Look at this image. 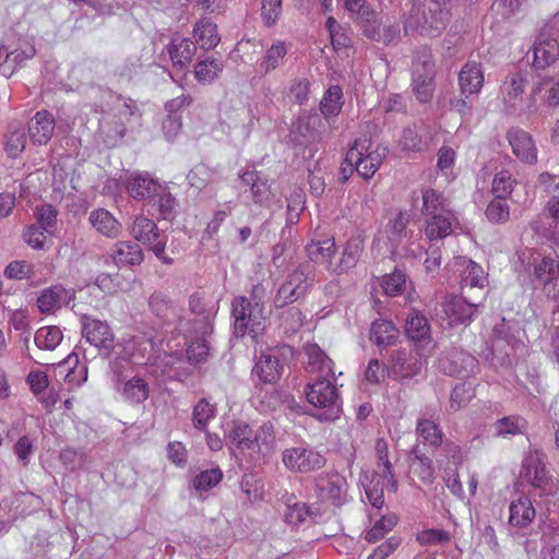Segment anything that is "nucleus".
<instances>
[{
	"label": "nucleus",
	"instance_id": "6ab92c4d",
	"mask_svg": "<svg viewBox=\"0 0 559 559\" xmlns=\"http://www.w3.org/2000/svg\"><path fill=\"white\" fill-rule=\"evenodd\" d=\"M283 370L284 366L280 357L274 350L269 349L267 352H262L257 357L252 368V376L257 377L261 383L274 384L281 379Z\"/></svg>",
	"mask_w": 559,
	"mask_h": 559
},
{
	"label": "nucleus",
	"instance_id": "f8f14e48",
	"mask_svg": "<svg viewBox=\"0 0 559 559\" xmlns=\"http://www.w3.org/2000/svg\"><path fill=\"white\" fill-rule=\"evenodd\" d=\"M519 260L531 274L533 283L544 285L545 281L558 275L559 261L551 257H544L538 251L525 249L520 253Z\"/></svg>",
	"mask_w": 559,
	"mask_h": 559
},
{
	"label": "nucleus",
	"instance_id": "8fccbe9b",
	"mask_svg": "<svg viewBox=\"0 0 559 559\" xmlns=\"http://www.w3.org/2000/svg\"><path fill=\"white\" fill-rule=\"evenodd\" d=\"M150 310L163 321H169L175 316L173 300L163 292H154L148 299Z\"/></svg>",
	"mask_w": 559,
	"mask_h": 559
},
{
	"label": "nucleus",
	"instance_id": "f257e3e1",
	"mask_svg": "<svg viewBox=\"0 0 559 559\" xmlns=\"http://www.w3.org/2000/svg\"><path fill=\"white\" fill-rule=\"evenodd\" d=\"M264 287L253 285L249 297L238 296L231 302L234 334L243 337L249 333L257 337L265 329Z\"/></svg>",
	"mask_w": 559,
	"mask_h": 559
},
{
	"label": "nucleus",
	"instance_id": "0eeeda50",
	"mask_svg": "<svg viewBox=\"0 0 559 559\" xmlns=\"http://www.w3.org/2000/svg\"><path fill=\"white\" fill-rule=\"evenodd\" d=\"M131 236L151 250L164 264H173L174 260L165 255L167 239L156 223L145 216H135L129 226Z\"/></svg>",
	"mask_w": 559,
	"mask_h": 559
},
{
	"label": "nucleus",
	"instance_id": "a19ab883",
	"mask_svg": "<svg viewBox=\"0 0 559 559\" xmlns=\"http://www.w3.org/2000/svg\"><path fill=\"white\" fill-rule=\"evenodd\" d=\"M116 117L118 121L116 122L112 138L122 139L127 132L126 123L131 122L132 120L139 122L141 114L138 106L129 99V102L123 100L118 106Z\"/></svg>",
	"mask_w": 559,
	"mask_h": 559
},
{
	"label": "nucleus",
	"instance_id": "864d4df0",
	"mask_svg": "<svg viewBox=\"0 0 559 559\" xmlns=\"http://www.w3.org/2000/svg\"><path fill=\"white\" fill-rule=\"evenodd\" d=\"M452 233V223L451 219L443 215H432L429 221H427L425 234L429 240H440L445 238Z\"/></svg>",
	"mask_w": 559,
	"mask_h": 559
},
{
	"label": "nucleus",
	"instance_id": "ea45409f",
	"mask_svg": "<svg viewBox=\"0 0 559 559\" xmlns=\"http://www.w3.org/2000/svg\"><path fill=\"white\" fill-rule=\"evenodd\" d=\"M405 332L412 341L420 342L429 338L430 324L428 319L418 310L412 309L406 318Z\"/></svg>",
	"mask_w": 559,
	"mask_h": 559
},
{
	"label": "nucleus",
	"instance_id": "4d7b16f0",
	"mask_svg": "<svg viewBox=\"0 0 559 559\" xmlns=\"http://www.w3.org/2000/svg\"><path fill=\"white\" fill-rule=\"evenodd\" d=\"M402 151L418 153L426 150L427 144L419 135L416 126L405 127L399 140Z\"/></svg>",
	"mask_w": 559,
	"mask_h": 559
},
{
	"label": "nucleus",
	"instance_id": "0e129e2a",
	"mask_svg": "<svg viewBox=\"0 0 559 559\" xmlns=\"http://www.w3.org/2000/svg\"><path fill=\"white\" fill-rule=\"evenodd\" d=\"M475 392L471 383L460 382L451 392L450 407L452 411H459L460 408L467 405V403L474 397Z\"/></svg>",
	"mask_w": 559,
	"mask_h": 559
},
{
	"label": "nucleus",
	"instance_id": "4468645a",
	"mask_svg": "<svg viewBox=\"0 0 559 559\" xmlns=\"http://www.w3.org/2000/svg\"><path fill=\"white\" fill-rule=\"evenodd\" d=\"M82 334L86 341L108 357L114 349L115 335L107 322L84 316Z\"/></svg>",
	"mask_w": 559,
	"mask_h": 559
},
{
	"label": "nucleus",
	"instance_id": "e2e57ef3",
	"mask_svg": "<svg viewBox=\"0 0 559 559\" xmlns=\"http://www.w3.org/2000/svg\"><path fill=\"white\" fill-rule=\"evenodd\" d=\"M214 171L203 163L195 165L187 175L189 185L197 190H203L213 181Z\"/></svg>",
	"mask_w": 559,
	"mask_h": 559
},
{
	"label": "nucleus",
	"instance_id": "9b49d317",
	"mask_svg": "<svg viewBox=\"0 0 559 559\" xmlns=\"http://www.w3.org/2000/svg\"><path fill=\"white\" fill-rule=\"evenodd\" d=\"M439 368L451 377L467 378L478 370V360L460 347H452L439 358Z\"/></svg>",
	"mask_w": 559,
	"mask_h": 559
},
{
	"label": "nucleus",
	"instance_id": "393cba45",
	"mask_svg": "<svg viewBox=\"0 0 559 559\" xmlns=\"http://www.w3.org/2000/svg\"><path fill=\"white\" fill-rule=\"evenodd\" d=\"M532 66L536 70H545L559 57V41L554 38H538L532 48Z\"/></svg>",
	"mask_w": 559,
	"mask_h": 559
},
{
	"label": "nucleus",
	"instance_id": "7ed1b4c3",
	"mask_svg": "<svg viewBox=\"0 0 559 559\" xmlns=\"http://www.w3.org/2000/svg\"><path fill=\"white\" fill-rule=\"evenodd\" d=\"M316 278L314 264L299 263L281 284L274 297L275 309L285 308L304 298L312 287Z\"/></svg>",
	"mask_w": 559,
	"mask_h": 559
},
{
	"label": "nucleus",
	"instance_id": "b1692460",
	"mask_svg": "<svg viewBox=\"0 0 559 559\" xmlns=\"http://www.w3.org/2000/svg\"><path fill=\"white\" fill-rule=\"evenodd\" d=\"M490 342L492 355H500L501 360L508 358L512 352L521 345V341L506 323L498 324L493 328Z\"/></svg>",
	"mask_w": 559,
	"mask_h": 559
},
{
	"label": "nucleus",
	"instance_id": "473e14b6",
	"mask_svg": "<svg viewBox=\"0 0 559 559\" xmlns=\"http://www.w3.org/2000/svg\"><path fill=\"white\" fill-rule=\"evenodd\" d=\"M364 251V242L359 238H350L346 241L340 261L332 267L335 274H344L354 269Z\"/></svg>",
	"mask_w": 559,
	"mask_h": 559
},
{
	"label": "nucleus",
	"instance_id": "1a4fd4ad",
	"mask_svg": "<svg viewBox=\"0 0 559 559\" xmlns=\"http://www.w3.org/2000/svg\"><path fill=\"white\" fill-rule=\"evenodd\" d=\"M390 377L404 382L420 374L425 359L416 349L399 348L390 353Z\"/></svg>",
	"mask_w": 559,
	"mask_h": 559
},
{
	"label": "nucleus",
	"instance_id": "a18cd8bd",
	"mask_svg": "<svg viewBox=\"0 0 559 559\" xmlns=\"http://www.w3.org/2000/svg\"><path fill=\"white\" fill-rule=\"evenodd\" d=\"M412 468L419 479L425 484H432L435 480V469L432 460L423 454L418 445L413 447L411 451Z\"/></svg>",
	"mask_w": 559,
	"mask_h": 559
},
{
	"label": "nucleus",
	"instance_id": "c85d7f7f",
	"mask_svg": "<svg viewBox=\"0 0 559 559\" xmlns=\"http://www.w3.org/2000/svg\"><path fill=\"white\" fill-rule=\"evenodd\" d=\"M359 483L365 489L369 503L373 508L381 510L384 506V479L380 477L379 472H372L369 475L368 471L361 469Z\"/></svg>",
	"mask_w": 559,
	"mask_h": 559
},
{
	"label": "nucleus",
	"instance_id": "ddd939ff",
	"mask_svg": "<svg viewBox=\"0 0 559 559\" xmlns=\"http://www.w3.org/2000/svg\"><path fill=\"white\" fill-rule=\"evenodd\" d=\"M321 124L319 114H305L292 122L287 143L293 146H307L320 139L318 128Z\"/></svg>",
	"mask_w": 559,
	"mask_h": 559
},
{
	"label": "nucleus",
	"instance_id": "9d476101",
	"mask_svg": "<svg viewBox=\"0 0 559 559\" xmlns=\"http://www.w3.org/2000/svg\"><path fill=\"white\" fill-rule=\"evenodd\" d=\"M284 465L297 473L307 474L322 468L326 459L314 448L309 445H298L288 448L282 456Z\"/></svg>",
	"mask_w": 559,
	"mask_h": 559
},
{
	"label": "nucleus",
	"instance_id": "6e6d98bb",
	"mask_svg": "<svg viewBox=\"0 0 559 559\" xmlns=\"http://www.w3.org/2000/svg\"><path fill=\"white\" fill-rule=\"evenodd\" d=\"M342 90L340 86H331L320 102V111L325 118L335 117L340 114L343 103Z\"/></svg>",
	"mask_w": 559,
	"mask_h": 559
},
{
	"label": "nucleus",
	"instance_id": "423d86ee",
	"mask_svg": "<svg viewBox=\"0 0 559 559\" xmlns=\"http://www.w3.org/2000/svg\"><path fill=\"white\" fill-rule=\"evenodd\" d=\"M435 61L431 49L427 46L415 51L413 61V92L420 103L431 100L435 91Z\"/></svg>",
	"mask_w": 559,
	"mask_h": 559
},
{
	"label": "nucleus",
	"instance_id": "603ef678",
	"mask_svg": "<svg viewBox=\"0 0 559 559\" xmlns=\"http://www.w3.org/2000/svg\"><path fill=\"white\" fill-rule=\"evenodd\" d=\"M287 55L285 43L277 41L273 44L265 52L261 62L259 63V71L262 74H267L275 70Z\"/></svg>",
	"mask_w": 559,
	"mask_h": 559
},
{
	"label": "nucleus",
	"instance_id": "f03ea898",
	"mask_svg": "<svg viewBox=\"0 0 559 559\" xmlns=\"http://www.w3.org/2000/svg\"><path fill=\"white\" fill-rule=\"evenodd\" d=\"M449 7L416 5L414 4L404 20V34L417 33L429 38L438 37L448 26L451 20Z\"/></svg>",
	"mask_w": 559,
	"mask_h": 559
},
{
	"label": "nucleus",
	"instance_id": "13d9d810",
	"mask_svg": "<svg viewBox=\"0 0 559 559\" xmlns=\"http://www.w3.org/2000/svg\"><path fill=\"white\" fill-rule=\"evenodd\" d=\"M62 340V332L58 326H43L35 333V343L40 349H55Z\"/></svg>",
	"mask_w": 559,
	"mask_h": 559
},
{
	"label": "nucleus",
	"instance_id": "69168bd1",
	"mask_svg": "<svg viewBox=\"0 0 559 559\" xmlns=\"http://www.w3.org/2000/svg\"><path fill=\"white\" fill-rule=\"evenodd\" d=\"M390 376V365L380 361L378 358L369 360L365 370V380L372 385H379Z\"/></svg>",
	"mask_w": 559,
	"mask_h": 559
},
{
	"label": "nucleus",
	"instance_id": "4c0bfd02",
	"mask_svg": "<svg viewBox=\"0 0 559 559\" xmlns=\"http://www.w3.org/2000/svg\"><path fill=\"white\" fill-rule=\"evenodd\" d=\"M4 151L10 158L19 157L26 147L27 132L20 123H11L4 135Z\"/></svg>",
	"mask_w": 559,
	"mask_h": 559
},
{
	"label": "nucleus",
	"instance_id": "4be33fe9",
	"mask_svg": "<svg viewBox=\"0 0 559 559\" xmlns=\"http://www.w3.org/2000/svg\"><path fill=\"white\" fill-rule=\"evenodd\" d=\"M75 298L73 289H67L62 285H53L44 289L37 298V306L41 313H49L56 308L68 306Z\"/></svg>",
	"mask_w": 559,
	"mask_h": 559
},
{
	"label": "nucleus",
	"instance_id": "bb28decb",
	"mask_svg": "<svg viewBox=\"0 0 559 559\" xmlns=\"http://www.w3.org/2000/svg\"><path fill=\"white\" fill-rule=\"evenodd\" d=\"M459 84L464 95L479 93L484 84L481 64L476 61L466 62L459 73Z\"/></svg>",
	"mask_w": 559,
	"mask_h": 559
},
{
	"label": "nucleus",
	"instance_id": "338daca9",
	"mask_svg": "<svg viewBox=\"0 0 559 559\" xmlns=\"http://www.w3.org/2000/svg\"><path fill=\"white\" fill-rule=\"evenodd\" d=\"M488 221L493 224H503L510 217V207L506 199L495 198L489 202L485 212Z\"/></svg>",
	"mask_w": 559,
	"mask_h": 559
},
{
	"label": "nucleus",
	"instance_id": "5701e85b",
	"mask_svg": "<svg viewBox=\"0 0 559 559\" xmlns=\"http://www.w3.org/2000/svg\"><path fill=\"white\" fill-rule=\"evenodd\" d=\"M167 53L173 66L179 70H185L192 61L197 51L195 43L189 38L174 36L166 46Z\"/></svg>",
	"mask_w": 559,
	"mask_h": 559
},
{
	"label": "nucleus",
	"instance_id": "39448f33",
	"mask_svg": "<svg viewBox=\"0 0 559 559\" xmlns=\"http://www.w3.org/2000/svg\"><path fill=\"white\" fill-rule=\"evenodd\" d=\"M386 147L378 146L370 151V141L358 139L349 147L345 155V163L349 166V174H357L364 178H371L381 166L386 156Z\"/></svg>",
	"mask_w": 559,
	"mask_h": 559
},
{
	"label": "nucleus",
	"instance_id": "dca6fc26",
	"mask_svg": "<svg viewBox=\"0 0 559 559\" xmlns=\"http://www.w3.org/2000/svg\"><path fill=\"white\" fill-rule=\"evenodd\" d=\"M120 179L128 194L134 200H150L160 185L147 171H126Z\"/></svg>",
	"mask_w": 559,
	"mask_h": 559
},
{
	"label": "nucleus",
	"instance_id": "6e6552de",
	"mask_svg": "<svg viewBox=\"0 0 559 559\" xmlns=\"http://www.w3.org/2000/svg\"><path fill=\"white\" fill-rule=\"evenodd\" d=\"M361 34L369 40L386 47H395L402 39L401 26L396 21L383 23L378 12L366 14L359 27Z\"/></svg>",
	"mask_w": 559,
	"mask_h": 559
},
{
	"label": "nucleus",
	"instance_id": "58836bf2",
	"mask_svg": "<svg viewBox=\"0 0 559 559\" xmlns=\"http://www.w3.org/2000/svg\"><path fill=\"white\" fill-rule=\"evenodd\" d=\"M509 511V523L515 527L527 526L536 514L531 500L526 497H521L516 501L511 502Z\"/></svg>",
	"mask_w": 559,
	"mask_h": 559
},
{
	"label": "nucleus",
	"instance_id": "052dcab7",
	"mask_svg": "<svg viewBox=\"0 0 559 559\" xmlns=\"http://www.w3.org/2000/svg\"><path fill=\"white\" fill-rule=\"evenodd\" d=\"M524 428L525 420L520 416H506L498 419L495 424L498 437L516 436L522 433Z\"/></svg>",
	"mask_w": 559,
	"mask_h": 559
},
{
	"label": "nucleus",
	"instance_id": "f704fd0d",
	"mask_svg": "<svg viewBox=\"0 0 559 559\" xmlns=\"http://www.w3.org/2000/svg\"><path fill=\"white\" fill-rule=\"evenodd\" d=\"M193 37L195 45L199 44L204 50L215 48L221 41L217 25L209 17H203L197 22L193 28Z\"/></svg>",
	"mask_w": 559,
	"mask_h": 559
},
{
	"label": "nucleus",
	"instance_id": "20e7f679",
	"mask_svg": "<svg viewBox=\"0 0 559 559\" xmlns=\"http://www.w3.org/2000/svg\"><path fill=\"white\" fill-rule=\"evenodd\" d=\"M306 397L312 406L321 409L314 415L319 420L333 421L340 417L342 402L337 388L325 377L307 384Z\"/></svg>",
	"mask_w": 559,
	"mask_h": 559
},
{
	"label": "nucleus",
	"instance_id": "c756f323",
	"mask_svg": "<svg viewBox=\"0 0 559 559\" xmlns=\"http://www.w3.org/2000/svg\"><path fill=\"white\" fill-rule=\"evenodd\" d=\"M190 311L200 317L201 328L198 329V333L201 335H207L213 331V320L216 313L213 305L206 302L205 298L194 293L189 299Z\"/></svg>",
	"mask_w": 559,
	"mask_h": 559
},
{
	"label": "nucleus",
	"instance_id": "79ce46f5",
	"mask_svg": "<svg viewBox=\"0 0 559 559\" xmlns=\"http://www.w3.org/2000/svg\"><path fill=\"white\" fill-rule=\"evenodd\" d=\"M526 466L527 468H535V476L531 477V485L540 489L543 493H547L550 490V485L544 463V455L538 452L530 453L526 455Z\"/></svg>",
	"mask_w": 559,
	"mask_h": 559
},
{
	"label": "nucleus",
	"instance_id": "680f3d73",
	"mask_svg": "<svg viewBox=\"0 0 559 559\" xmlns=\"http://www.w3.org/2000/svg\"><path fill=\"white\" fill-rule=\"evenodd\" d=\"M396 523L397 518L395 514L391 513L381 515V518L377 520L373 526L366 533V540L369 543L378 542L379 539L383 538L385 534L392 531Z\"/></svg>",
	"mask_w": 559,
	"mask_h": 559
},
{
	"label": "nucleus",
	"instance_id": "c9c22d12",
	"mask_svg": "<svg viewBox=\"0 0 559 559\" xmlns=\"http://www.w3.org/2000/svg\"><path fill=\"white\" fill-rule=\"evenodd\" d=\"M122 397L130 404H142L148 399V383L139 376H133L121 384L120 390Z\"/></svg>",
	"mask_w": 559,
	"mask_h": 559
},
{
	"label": "nucleus",
	"instance_id": "72a5a7b5",
	"mask_svg": "<svg viewBox=\"0 0 559 559\" xmlns=\"http://www.w3.org/2000/svg\"><path fill=\"white\" fill-rule=\"evenodd\" d=\"M455 264L460 266L462 289L485 286L487 278L480 265L466 258H460Z\"/></svg>",
	"mask_w": 559,
	"mask_h": 559
},
{
	"label": "nucleus",
	"instance_id": "bf43d9fd",
	"mask_svg": "<svg viewBox=\"0 0 559 559\" xmlns=\"http://www.w3.org/2000/svg\"><path fill=\"white\" fill-rule=\"evenodd\" d=\"M407 275L395 269L391 274H386L382 278V288L388 296H400L406 288Z\"/></svg>",
	"mask_w": 559,
	"mask_h": 559
},
{
	"label": "nucleus",
	"instance_id": "a878e982",
	"mask_svg": "<svg viewBox=\"0 0 559 559\" xmlns=\"http://www.w3.org/2000/svg\"><path fill=\"white\" fill-rule=\"evenodd\" d=\"M400 331L393 322L377 319L371 323L369 340L379 348H388L396 344Z\"/></svg>",
	"mask_w": 559,
	"mask_h": 559
},
{
	"label": "nucleus",
	"instance_id": "49530a36",
	"mask_svg": "<svg viewBox=\"0 0 559 559\" xmlns=\"http://www.w3.org/2000/svg\"><path fill=\"white\" fill-rule=\"evenodd\" d=\"M217 407L207 399H200L192 411V425L199 431H206L210 420L215 418Z\"/></svg>",
	"mask_w": 559,
	"mask_h": 559
},
{
	"label": "nucleus",
	"instance_id": "c03bdc74",
	"mask_svg": "<svg viewBox=\"0 0 559 559\" xmlns=\"http://www.w3.org/2000/svg\"><path fill=\"white\" fill-rule=\"evenodd\" d=\"M416 432L424 443L431 448H440L443 443L444 433L433 420L419 418L416 424Z\"/></svg>",
	"mask_w": 559,
	"mask_h": 559
},
{
	"label": "nucleus",
	"instance_id": "09e8293b",
	"mask_svg": "<svg viewBox=\"0 0 559 559\" xmlns=\"http://www.w3.org/2000/svg\"><path fill=\"white\" fill-rule=\"evenodd\" d=\"M278 311L280 326L284 329L285 333H296L304 325L305 316L298 307H285L276 309Z\"/></svg>",
	"mask_w": 559,
	"mask_h": 559
},
{
	"label": "nucleus",
	"instance_id": "3c124183",
	"mask_svg": "<svg viewBox=\"0 0 559 559\" xmlns=\"http://www.w3.org/2000/svg\"><path fill=\"white\" fill-rule=\"evenodd\" d=\"M224 63L219 59L206 58L194 67V75L200 83H212L223 71Z\"/></svg>",
	"mask_w": 559,
	"mask_h": 559
},
{
	"label": "nucleus",
	"instance_id": "de8ad7c7",
	"mask_svg": "<svg viewBox=\"0 0 559 559\" xmlns=\"http://www.w3.org/2000/svg\"><path fill=\"white\" fill-rule=\"evenodd\" d=\"M527 84V75L521 71L510 73L501 86L504 100L510 105L523 94Z\"/></svg>",
	"mask_w": 559,
	"mask_h": 559
},
{
	"label": "nucleus",
	"instance_id": "a211bd4d",
	"mask_svg": "<svg viewBox=\"0 0 559 559\" xmlns=\"http://www.w3.org/2000/svg\"><path fill=\"white\" fill-rule=\"evenodd\" d=\"M507 140L515 157L526 165L537 163V147L533 136L525 130L513 127L507 131Z\"/></svg>",
	"mask_w": 559,
	"mask_h": 559
},
{
	"label": "nucleus",
	"instance_id": "f3484780",
	"mask_svg": "<svg viewBox=\"0 0 559 559\" xmlns=\"http://www.w3.org/2000/svg\"><path fill=\"white\" fill-rule=\"evenodd\" d=\"M262 437L253 433L251 426L242 420H234L225 430V440L230 448L239 451L259 452V440Z\"/></svg>",
	"mask_w": 559,
	"mask_h": 559
},
{
	"label": "nucleus",
	"instance_id": "2eb2a0df",
	"mask_svg": "<svg viewBox=\"0 0 559 559\" xmlns=\"http://www.w3.org/2000/svg\"><path fill=\"white\" fill-rule=\"evenodd\" d=\"M316 490L321 499L342 506L346 500L347 481L336 472L320 474L314 478Z\"/></svg>",
	"mask_w": 559,
	"mask_h": 559
},
{
	"label": "nucleus",
	"instance_id": "7c9ffc66",
	"mask_svg": "<svg viewBox=\"0 0 559 559\" xmlns=\"http://www.w3.org/2000/svg\"><path fill=\"white\" fill-rule=\"evenodd\" d=\"M111 258L118 266H133L142 263L144 254L139 243L119 241L115 245Z\"/></svg>",
	"mask_w": 559,
	"mask_h": 559
},
{
	"label": "nucleus",
	"instance_id": "37998d69",
	"mask_svg": "<svg viewBox=\"0 0 559 559\" xmlns=\"http://www.w3.org/2000/svg\"><path fill=\"white\" fill-rule=\"evenodd\" d=\"M150 202L152 203L153 207L157 209L162 218H173L176 211L177 201L167 187L159 185V189H156L150 199Z\"/></svg>",
	"mask_w": 559,
	"mask_h": 559
},
{
	"label": "nucleus",
	"instance_id": "aec40b11",
	"mask_svg": "<svg viewBox=\"0 0 559 559\" xmlns=\"http://www.w3.org/2000/svg\"><path fill=\"white\" fill-rule=\"evenodd\" d=\"M478 306V302H471L464 296L451 297L443 306V311L449 320V325L456 326L461 324H469Z\"/></svg>",
	"mask_w": 559,
	"mask_h": 559
},
{
	"label": "nucleus",
	"instance_id": "5fc2aeb1",
	"mask_svg": "<svg viewBox=\"0 0 559 559\" xmlns=\"http://www.w3.org/2000/svg\"><path fill=\"white\" fill-rule=\"evenodd\" d=\"M320 514V509L318 507H311L305 502H298L294 507L285 510L284 518L286 523L297 526L305 522L307 518L316 519Z\"/></svg>",
	"mask_w": 559,
	"mask_h": 559
},
{
	"label": "nucleus",
	"instance_id": "2f4dec72",
	"mask_svg": "<svg viewBox=\"0 0 559 559\" xmlns=\"http://www.w3.org/2000/svg\"><path fill=\"white\" fill-rule=\"evenodd\" d=\"M306 252L310 263L325 264L328 270L332 271V259L336 252V246L333 238H328L320 241H311L306 247Z\"/></svg>",
	"mask_w": 559,
	"mask_h": 559
},
{
	"label": "nucleus",
	"instance_id": "774afa93",
	"mask_svg": "<svg viewBox=\"0 0 559 559\" xmlns=\"http://www.w3.org/2000/svg\"><path fill=\"white\" fill-rule=\"evenodd\" d=\"M223 479V473L218 467L202 471L193 478V487L197 491H207Z\"/></svg>",
	"mask_w": 559,
	"mask_h": 559
},
{
	"label": "nucleus",
	"instance_id": "cd10ccee",
	"mask_svg": "<svg viewBox=\"0 0 559 559\" xmlns=\"http://www.w3.org/2000/svg\"><path fill=\"white\" fill-rule=\"evenodd\" d=\"M78 364L79 357L72 353L56 366L55 373L70 384L81 385L87 379V367Z\"/></svg>",
	"mask_w": 559,
	"mask_h": 559
},
{
	"label": "nucleus",
	"instance_id": "e433bc0d",
	"mask_svg": "<svg viewBox=\"0 0 559 559\" xmlns=\"http://www.w3.org/2000/svg\"><path fill=\"white\" fill-rule=\"evenodd\" d=\"M88 221L99 234L106 237L115 238L120 233V223L105 209L92 211Z\"/></svg>",
	"mask_w": 559,
	"mask_h": 559
},
{
	"label": "nucleus",
	"instance_id": "412c9836",
	"mask_svg": "<svg viewBox=\"0 0 559 559\" xmlns=\"http://www.w3.org/2000/svg\"><path fill=\"white\" fill-rule=\"evenodd\" d=\"M56 122L51 112L48 110L37 111L27 123V133L33 144H47L55 131Z\"/></svg>",
	"mask_w": 559,
	"mask_h": 559
}]
</instances>
